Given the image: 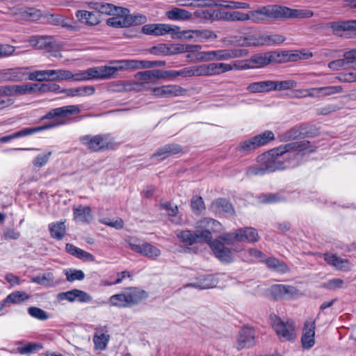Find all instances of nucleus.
I'll use <instances>...</instances> for the list:
<instances>
[{"mask_svg":"<svg viewBox=\"0 0 356 356\" xmlns=\"http://www.w3.org/2000/svg\"><path fill=\"white\" fill-rule=\"evenodd\" d=\"M30 43L33 47L38 49H44L47 48H58L64 49V44L61 42L55 40L51 36L35 35L30 39Z\"/></svg>","mask_w":356,"mask_h":356,"instance_id":"ddd939ff","label":"nucleus"},{"mask_svg":"<svg viewBox=\"0 0 356 356\" xmlns=\"http://www.w3.org/2000/svg\"><path fill=\"white\" fill-rule=\"evenodd\" d=\"M65 275L68 282H72L75 280H83L85 277L84 273L81 270L67 269L65 270Z\"/></svg>","mask_w":356,"mask_h":356,"instance_id":"864d4df0","label":"nucleus"},{"mask_svg":"<svg viewBox=\"0 0 356 356\" xmlns=\"http://www.w3.org/2000/svg\"><path fill=\"white\" fill-rule=\"evenodd\" d=\"M10 13L19 20L37 21L42 17V13L40 10L23 6H15L10 8Z\"/></svg>","mask_w":356,"mask_h":356,"instance_id":"f8f14e48","label":"nucleus"},{"mask_svg":"<svg viewBox=\"0 0 356 356\" xmlns=\"http://www.w3.org/2000/svg\"><path fill=\"white\" fill-rule=\"evenodd\" d=\"M163 52L168 55L177 54L185 52L184 44H172L169 47H163Z\"/></svg>","mask_w":356,"mask_h":356,"instance_id":"338daca9","label":"nucleus"},{"mask_svg":"<svg viewBox=\"0 0 356 356\" xmlns=\"http://www.w3.org/2000/svg\"><path fill=\"white\" fill-rule=\"evenodd\" d=\"M131 306H135L140 303L148 297V293L138 287H128L125 289Z\"/></svg>","mask_w":356,"mask_h":356,"instance_id":"393cba45","label":"nucleus"},{"mask_svg":"<svg viewBox=\"0 0 356 356\" xmlns=\"http://www.w3.org/2000/svg\"><path fill=\"white\" fill-rule=\"evenodd\" d=\"M308 141L294 142L280 146L258 156V164L247 170L248 175H263L277 170L299 165L300 152L307 148Z\"/></svg>","mask_w":356,"mask_h":356,"instance_id":"f257e3e1","label":"nucleus"},{"mask_svg":"<svg viewBox=\"0 0 356 356\" xmlns=\"http://www.w3.org/2000/svg\"><path fill=\"white\" fill-rule=\"evenodd\" d=\"M201 75L202 76H211L223 74L232 71L230 63H211L200 65Z\"/></svg>","mask_w":356,"mask_h":356,"instance_id":"4468645a","label":"nucleus"},{"mask_svg":"<svg viewBox=\"0 0 356 356\" xmlns=\"http://www.w3.org/2000/svg\"><path fill=\"white\" fill-rule=\"evenodd\" d=\"M73 211L74 220L79 222L89 223L92 220L91 209L89 207L79 205L74 207Z\"/></svg>","mask_w":356,"mask_h":356,"instance_id":"c756f323","label":"nucleus"},{"mask_svg":"<svg viewBox=\"0 0 356 356\" xmlns=\"http://www.w3.org/2000/svg\"><path fill=\"white\" fill-rule=\"evenodd\" d=\"M108 303L113 307L118 308H127L123 300L122 292L111 296L108 299Z\"/></svg>","mask_w":356,"mask_h":356,"instance_id":"680f3d73","label":"nucleus"},{"mask_svg":"<svg viewBox=\"0 0 356 356\" xmlns=\"http://www.w3.org/2000/svg\"><path fill=\"white\" fill-rule=\"evenodd\" d=\"M29 296L24 291H15L8 295L3 301V304L13 303L17 304L29 299Z\"/></svg>","mask_w":356,"mask_h":356,"instance_id":"a18cd8bd","label":"nucleus"},{"mask_svg":"<svg viewBox=\"0 0 356 356\" xmlns=\"http://www.w3.org/2000/svg\"><path fill=\"white\" fill-rule=\"evenodd\" d=\"M175 32V34L172 35V38L174 39L197 40V34L196 33L197 30L181 31L180 27L177 26V30H176Z\"/></svg>","mask_w":356,"mask_h":356,"instance_id":"de8ad7c7","label":"nucleus"},{"mask_svg":"<svg viewBox=\"0 0 356 356\" xmlns=\"http://www.w3.org/2000/svg\"><path fill=\"white\" fill-rule=\"evenodd\" d=\"M216 284L217 282L213 277L207 276L193 284V286L200 289H207L216 286Z\"/></svg>","mask_w":356,"mask_h":356,"instance_id":"13d9d810","label":"nucleus"},{"mask_svg":"<svg viewBox=\"0 0 356 356\" xmlns=\"http://www.w3.org/2000/svg\"><path fill=\"white\" fill-rule=\"evenodd\" d=\"M147 21L145 16L140 14L129 15L126 13V25L127 27L131 26H136L145 24Z\"/></svg>","mask_w":356,"mask_h":356,"instance_id":"3c124183","label":"nucleus"},{"mask_svg":"<svg viewBox=\"0 0 356 356\" xmlns=\"http://www.w3.org/2000/svg\"><path fill=\"white\" fill-rule=\"evenodd\" d=\"M93 86H87L74 88L64 89L60 92L68 97H84L91 95L95 92Z\"/></svg>","mask_w":356,"mask_h":356,"instance_id":"c9c22d12","label":"nucleus"},{"mask_svg":"<svg viewBox=\"0 0 356 356\" xmlns=\"http://www.w3.org/2000/svg\"><path fill=\"white\" fill-rule=\"evenodd\" d=\"M60 87L56 83H35L36 92L45 93L48 92H56L59 90Z\"/></svg>","mask_w":356,"mask_h":356,"instance_id":"6e6d98bb","label":"nucleus"},{"mask_svg":"<svg viewBox=\"0 0 356 356\" xmlns=\"http://www.w3.org/2000/svg\"><path fill=\"white\" fill-rule=\"evenodd\" d=\"M179 76L183 77L202 76L200 65L186 67L180 70L166 71V78Z\"/></svg>","mask_w":356,"mask_h":356,"instance_id":"4be33fe9","label":"nucleus"},{"mask_svg":"<svg viewBox=\"0 0 356 356\" xmlns=\"http://www.w3.org/2000/svg\"><path fill=\"white\" fill-rule=\"evenodd\" d=\"M127 242L128 247L131 250L149 259H155L161 254V250L157 247L146 242L141 243L138 238H131Z\"/></svg>","mask_w":356,"mask_h":356,"instance_id":"423d86ee","label":"nucleus"},{"mask_svg":"<svg viewBox=\"0 0 356 356\" xmlns=\"http://www.w3.org/2000/svg\"><path fill=\"white\" fill-rule=\"evenodd\" d=\"M146 72H138L134 80L131 81L133 91H142L147 88V86L152 82L150 79L146 76Z\"/></svg>","mask_w":356,"mask_h":356,"instance_id":"7c9ffc66","label":"nucleus"},{"mask_svg":"<svg viewBox=\"0 0 356 356\" xmlns=\"http://www.w3.org/2000/svg\"><path fill=\"white\" fill-rule=\"evenodd\" d=\"M209 244L216 257L220 261L229 262L232 260V252L220 240H215Z\"/></svg>","mask_w":356,"mask_h":356,"instance_id":"aec40b11","label":"nucleus"},{"mask_svg":"<svg viewBox=\"0 0 356 356\" xmlns=\"http://www.w3.org/2000/svg\"><path fill=\"white\" fill-rule=\"evenodd\" d=\"M297 83L293 80L272 81V91L289 90L296 87Z\"/></svg>","mask_w":356,"mask_h":356,"instance_id":"8fccbe9b","label":"nucleus"},{"mask_svg":"<svg viewBox=\"0 0 356 356\" xmlns=\"http://www.w3.org/2000/svg\"><path fill=\"white\" fill-rule=\"evenodd\" d=\"M274 139V134L270 131H266L262 134L255 136L241 143L238 149L243 152H248L256 148L264 145L270 140Z\"/></svg>","mask_w":356,"mask_h":356,"instance_id":"0eeeda50","label":"nucleus"},{"mask_svg":"<svg viewBox=\"0 0 356 356\" xmlns=\"http://www.w3.org/2000/svg\"><path fill=\"white\" fill-rule=\"evenodd\" d=\"M200 236L202 242L210 243L212 239L211 232H220L222 230V225L212 218H203L197 222Z\"/></svg>","mask_w":356,"mask_h":356,"instance_id":"39448f33","label":"nucleus"},{"mask_svg":"<svg viewBox=\"0 0 356 356\" xmlns=\"http://www.w3.org/2000/svg\"><path fill=\"white\" fill-rule=\"evenodd\" d=\"M83 71L73 74L71 71L67 70H54V81H65L72 79L75 81H84Z\"/></svg>","mask_w":356,"mask_h":356,"instance_id":"5701e85b","label":"nucleus"},{"mask_svg":"<svg viewBox=\"0 0 356 356\" xmlns=\"http://www.w3.org/2000/svg\"><path fill=\"white\" fill-rule=\"evenodd\" d=\"M313 15L309 10L291 9L278 5H268L251 10L248 13L249 20L254 23H260L268 19L281 18H309Z\"/></svg>","mask_w":356,"mask_h":356,"instance_id":"7ed1b4c3","label":"nucleus"},{"mask_svg":"<svg viewBox=\"0 0 356 356\" xmlns=\"http://www.w3.org/2000/svg\"><path fill=\"white\" fill-rule=\"evenodd\" d=\"M80 112L81 109L78 105H68L51 109L42 118V120H54L53 122L38 127L24 128L13 134L1 138L0 142L7 143L15 138L24 137L41 131L64 125L66 124L65 118L79 114Z\"/></svg>","mask_w":356,"mask_h":356,"instance_id":"f03ea898","label":"nucleus"},{"mask_svg":"<svg viewBox=\"0 0 356 356\" xmlns=\"http://www.w3.org/2000/svg\"><path fill=\"white\" fill-rule=\"evenodd\" d=\"M267 266L279 273H286L289 271V268L283 261L275 257H270L266 260Z\"/></svg>","mask_w":356,"mask_h":356,"instance_id":"79ce46f5","label":"nucleus"},{"mask_svg":"<svg viewBox=\"0 0 356 356\" xmlns=\"http://www.w3.org/2000/svg\"><path fill=\"white\" fill-rule=\"evenodd\" d=\"M226 49L202 51L197 55V60L202 62L227 60Z\"/></svg>","mask_w":356,"mask_h":356,"instance_id":"b1692460","label":"nucleus"},{"mask_svg":"<svg viewBox=\"0 0 356 356\" xmlns=\"http://www.w3.org/2000/svg\"><path fill=\"white\" fill-rule=\"evenodd\" d=\"M29 314L32 317L40 320L45 321L48 318V315L47 313L42 310V309L36 307H31L29 308Z\"/></svg>","mask_w":356,"mask_h":356,"instance_id":"e2e57ef3","label":"nucleus"},{"mask_svg":"<svg viewBox=\"0 0 356 356\" xmlns=\"http://www.w3.org/2000/svg\"><path fill=\"white\" fill-rule=\"evenodd\" d=\"M325 261L330 265L339 270H347L350 268V265L347 259H342L334 254H324Z\"/></svg>","mask_w":356,"mask_h":356,"instance_id":"cd10ccee","label":"nucleus"},{"mask_svg":"<svg viewBox=\"0 0 356 356\" xmlns=\"http://www.w3.org/2000/svg\"><path fill=\"white\" fill-rule=\"evenodd\" d=\"M138 63L137 60H115L109 63V64L113 67L116 74L120 70L138 69Z\"/></svg>","mask_w":356,"mask_h":356,"instance_id":"58836bf2","label":"nucleus"},{"mask_svg":"<svg viewBox=\"0 0 356 356\" xmlns=\"http://www.w3.org/2000/svg\"><path fill=\"white\" fill-rule=\"evenodd\" d=\"M51 154V152H48L46 154L37 156L33 161V164L37 168L43 167L48 163Z\"/></svg>","mask_w":356,"mask_h":356,"instance_id":"69168bd1","label":"nucleus"},{"mask_svg":"<svg viewBox=\"0 0 356 356\" xmlns=\"http://www.w3.org/2000/svg\"><path fill=\"white\" fill-rule=\"evenodd\" d=\"M81 143L92 151H99L108 147L111 142L109 135L84 136Z\"/></svg>","mask_w":356,"mask_h":356,"instance_id":"9d476101","label":"nucleus"},{"mask_svg":"<svg viewBox=\"0 0 356 356\" xmlns=\"http://www.w3.org/2000/svg\"><path fill=\"white\" fill-rule=\"evenodd\" d=\"M58 298L59 300H66L71 302L75 300L80 302H89L92 300V296L90 294L76 289L58 293Z\"/></svg>","mask_w":356,"mask_h":356,"instance_id":"6ab92c4d","label":"nucleus"},{"mask_svg":"<svg viewBox=\"0 0 356 356\" xmlns=\"http://www.w3.org/2000/svg\"><path fill=\"white\" fill-rule=\"evenodd\" d=\"M76 17L81 22L90 26L96 25L99 22V19L95 12L77 10L76 12Z\"/></svg>","mask_w":356,"mask_h":356,"instance_id":"f704fd0d","label":"nucleus"},{"mask_svg":"<svg viewBox=\"0 0 356 356\" xmlns=\"http://www.w3.org/2000/svg\"><path fill=\"white\" fill-rule=\"evenodd\" d=\"M284 40H285V38L282 35H280V34L266 35V34H265L266 46L279 44L284 42Z\"/></svg>","mask_w":356,"mask_h":356,"instance_id":"052dcab7","label":"nucleus"},{"mask_svg":"<svg viewBox=\"0 0 356 356\" xmlns=\"http://www.w3.org/2000/svg\"><path fill=\"white\" fill-rule=\"evenodd\" d=\"M165 16L170 20L186 21L192 18V13L179 8H173L165 13Z\"/></svg>","mask_w":356,"mask_h":356,"instance_id":"72a5a7b5","label":"nucleus"},{"mask_svg":"<svg viewBox=\"0 0 356 356\" xmlns=\"http://www.w3.org/2000/svg\"><path fill=\"white\" fill-rule=\"evenodd\" d=\"M238 242L256 243L259 236L257 231L252 227L238 229Z\"/></svg>","mask_w":356,"mask_h":356,"instance_id":"c85d7f7f","label":"nucleus"},{"mask_svg":"<svg viewBox=\"0 0 356 356\" xmlns=\"http://www.w3.org/2000/svg\"><path fill=\"white\" fill-rule=\"evenodd\" d=\"M249 51L245 49H226L227 60L234 58H243L248 55Z\"/></svg>","mask_w":356,"mask_h":356,"instance_id":"bf43d9fd","label":"nucleus"},{"mask_svg":"<svg viewBox=\"0 0 356 356\" xmlns=\"http://www.w3.org/2000/svg\"><path fill=\"white\" fill-rule=\"evenodd\" d=\"M15 95H22L35 93V83H24L15 85Z\"/></svg>","mask_w":356,"mask_h":356,"instance_id":"603ef678","label":"nucleus"},{"mask_svg":"<svg viewBox=\"0 0 356 356\" xmlns=\"http://www.w3.org/2000/svg\"><path fill=\"white\" fill-rule=\"evenodd\" d=\"M51 236L55 239L60 240L65 234L66 227L65 222H56L49 225Z\"/></svg>","mask_w":356,"mask_h":356,"instance_id":"a19ab883","label":"nucleus"},{"mask_svg":"<svg viewBox=\"0 0 356 356\" xmlns=\"http://www.w3.org/2000/svg\"><path fill=\"white\" fill-rule=\"evenodd\" d=\"M110 338L106 326L96 327L92 339L95 350L99 351L106 350Z\"/></svg>","mask_w":356,"mask_h":356,"instance_id":"a211bd4d","label":"nucleus"},{"mask_svg":"<svg viewBox=\"0 0 356 356\" xmlns=\"http://www.w3.org/2000/svg\"><path fill=\"white\" fill-rule=\"evenodd\" d=\"M154 29V35L159 36L169 33L172 37L175 34V31L177 30V26L168 24H153Z\"/></svg>","mask_w":356,"mask_h":356,"instance_id":"c03bdc74","label":"nucleus"},{"mask_svg":"<svg viewBox=\"0 0 356 356\" xmlns=\"http://www.w3.org/2000/svg\"><path fill=\"white\" fill-rule=\"evenodd\" d=\"M108 89L113 92L133 91L131 81H116L108 84Z\"/></svg>","mask_w":356,"mask_h":356,"instance_id":"37998d69","label":"nucleus"},{"mask_svg":"<svg viewBox=\"0 0 356 356\" xmlns=\"http://www.w3.org/2000/svg\"><path fill=\"white\" fill-rule=\"evenodd\" d=\"M187 90L178 85H163L152 89V95L157 98L184 96Z\"/></svg>","mask_w":356,"mask_h":356,"instance_id":"1a4fd4ad","label":"nucleus"},{"mask_svg":"<svg viewBox=\"0 0 356 356\" xmlns=\"http://www.w3.org/2000/svg\"><path fill=\"white\" fill-rule=\"evenodd\" d=\"M269 291L275 300L297 298L302 295L300 291L296 287L284 284L273 285L270 288Z\"/></svg>","mask_w":356,"mask_h":356,"instance_id":"6e6552de","label":"nucleus"},{"mask_svg":"<svg viewBox=\"0 0 356 356\" xmlns=\"http://www.w3.org/2000/svg\"><path fill=\"white\" fill-rule=\"evenodd\" d=\"M84 81L92 79H106L114 77L116 74L111 65L90 67L83 71Z\"/></svg>","mask_w":356,"mask_h":356,"instance_id":"9b49d317","label":"nucleus"},{"mask_svg":"<svg viewBox=\"0 0 356 356\" xmlns=\"http://www.w3.org/2000/svg\"><path fill=\"white\" fill-rule=\"evenodd\" d=\"M20 236L21 234L19 231L15 229L8 228L4 231L1 238L5 241L17 240Z\"/></svg>","mask_w":356,"mask_h":356,"instance_id":"774afa93","label":"nucleus"},{"mask_svg":"<svg viewBox=\"0 0 356 356\" xmlns=\"http://www.w3.org/2000/svg\"><path fill=\"white\" fill-rule=\"evenodd\" d=\"M243 42L239 43L241 46H265V34L249 35L242 38Z\"/></svg>","mask_w":356,"mask_h":356,"instance_id":"ea45409f","label":"nucleus"},{"mask_svg":"<svg viewBox=\"0 0 356 356\" xmlns=\"http://www.w3.org/2000/svg\"><path fill=\"white\" fill-rule=\"evenodd\" d=\"M277 56L274 52H266L254 54L248 60L250 66H251L250 69H255L263 67L275 61Z\"/></svg>","mask_w":356,"mask_h":356,"instance_id":"f3484780","label":"nucleus"},{"mask_svg":"<svg viewBox=\"0 0 356 356\" xmlns=\"http://www.w3.org/2000/svg\"><path fill=\"white\" fill-rule=\"evenodd\" d=\"M343 59H338L328 63L332 70H339L348 68L350 65L356 67V49L344 53Z\"/></svg>","mask_w":356,"mask_h":356,"instance_id":"2eb2a0df","label":"nucleus"},{"mask_svg":"<svg viewBox=\"0 0 356 356\" xmlns=\"http://www.w3.org/2000/svg\"><path fill=\"white\" fill-rule=\"evenodd\" d=\"M254 344V331L250 327H244L240 332L237 340L238 349L250 348Z\"/></svg>","mask_w":356,"mask_h":356,"instance_id":"412c9836","label":"nucleus"},{"mask_svg":"<svg viewBox=\"0 0 356 356\" xmlns=\"http://www.w3.org/2000/svg\"><path fill=\"white\" fill-rule=\"evenodd\" d=\"M238 229L234 232L225 233L220 236L216 240H220L224 245H231L238 242Z\"/></svg>","mask_w":356,"mask_h":356,"instance_id":"4d7b16f0","label":"nucleus"},{"mask_svg":"<svg viewBox=\"0 0 356 356\" xmlns=\"http://www.w3.org/2000/svg\"><path fill=\"white\" fill-rule=\"evenodd\" d=\"M93 8L97 13L110 15H115L119 9V8L107 3H96Z\"/></svg>","mask_w":356,"mask_h":356,"instance_id":"49530a36","label":"nucleus"},{"mask_svg":"<svg viewBox=\"0 0 356 356\" xmlns=\"http://www.w3.org/2000/svg\"><path fill=\"white\" fill-rule=\"evenodd\" d=\"M315 323L308 320L305 323L301 337L302 346L305 349H310L315 344Z\"/></svg>","mask_w":356,"mask_h":356,"instance_id":"dca6fc26","label":"nucleus"},{"mask_svg":"<svg viewBox=\"0 0 356 356\" xmlns=\"http://www.w3.org/2000/svg\"><path fill=\"white\" fill-rule=\"evenodd\" d=\"M270 318L273 327L282 341H290L295 339L296 334L293 322H284L275 315L271 316Z\"/></svg>","mask_w":356,"mask_h":356,"instance_id":"20e7f679","label":"nucleus"},{"mask_svg":"<svg viewBox=\"0 0 356 356\" xmlns=\"http://www.w3.org/2000/svg\"><path fill=\"white\" fill-rule=\"evenodd\" d=\"M54 276L52 273L48 272L43 273L42 275L35 276L32 277L31 280L33 282L37 283L38 284L49 286H51V284L54 281Z\"/></svg>","mask_w":356,"mask_h":356,"instance_id":"09e8293b","label":"nucleus"},{"mask_svg":"<svg viewBox=\"0 0 356 356\" xmlns=\"http://www.w3.org/2000/svg\"><path fill=\"white\" fill-rule=\"evenodd\" d=\"M177 236L186 245H191L197 242H202L199 234V229L193 232L189 230L181 231L177 232Z\"/></svg>","mask_w":356,"mask_h":356,"instance_id":"2f4dec72","label":"nucleus"},{"mask_svg":"<svg viewBox=\"0 0 356 356\" xmlns=\"http://www.w3.org/2000/svg\"><path fill=\"white\" fill-rule=\"evenodd\" d=\"M343 280L339 278H334L328 280L327 282H325L322 284V287L329 289V290H335L337 289H340L343 285Z\"/></svg>","mask_w":356,"mask_h":356,"instance_id":"0e129e2a","label":"nucleus"},{"mask_svg":"<svg viewBox=\"0 0 356 356\" xmlns=\"http://www.w3.org/2000/svg\"><path fill=\"white\" fill-rule=\"evenodd\" d=\"M321 97H325L342 92L343 88L341 86H330L319 87Z\"/></svg>","mask_w":356,"mask_h":356,"instance_id":"5fc2aeb1","label":"nucleus"},{"mask_svg":"<svg viewBox=\"0 0 356 356\" xmlns=\"http://www.w3.org/2000/svg\"><path fill=\"white\" fill-rule=\"evenodd\" d=\"M128 10L127 9H122L119 8L117 13H115V16L108 18L106 20V24L112 27L120 28L127 27L126 25V13Z\"/></svg>","mask_w":356,"mask_h":356,"instance_id":"473e14b6","label":"nucleus"},{"mask_svg":"<svg viewBox=\"0 0 356 356\" xmlns=\"http://www.w3.org/2000/svg\"><path fill=\"white\" fill-rule=\"evenodd\" d=\"M181 146L177 144H168L159 149L152 155V158H158L160 161L166 159L172 154L181 152Z\"/></svg>","mask_w":356,"mask_h":356,"instance_id":"a878e982","label":"nucleus"},{"mask_svg":"<svg viewBox=\"0 0 356 356\" xmlns=\"http://www.w3.org/2000/svg\"><path fill=\"white\" fill-rule=\"evenodd\" d=\"M272 81H262L249 84L247 90L252 93L268 92L272 91Z\"/></svg>","mask_w":356,"mask_h":356,"instance_id":"4c0bfd02","label":"nucleus"},{"mask_svg":"<svg viewBox=\"0 0 356 356\" xmlns=\"http://www.w3.org/2000/svg\"><path fill=\"white\" fill-rule=\"evenodd\" d=\"M1 79L7 81H20L26 79L27 73L24 68L9 69L1 72Z\"/></svg>","mask_w":356,"mask_h":356,"instance_id":"bb28decb","label":"nucleus"},{"mask_svg":"<svg viewBox=\"0 0 356 356\" xmlns=\"http://www.w3.org/2000/svg\"><path fill=\"white\" fill-rule=\"evenodd\" d=\"M28 79L31 81H54V70H37L29 74Z\"/></svg>","mask_w":356,"mask_h":356,"instance_id":"e433bc0d","label":"nucleus"}]
</instances>
